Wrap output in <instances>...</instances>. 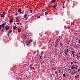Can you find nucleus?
<instances>
[{
	"instance_id": "obj_1",
	"label": "nucleus",
	"mask_w": 80,
	"mask_h": 80,
	"mask_svg": "<svg viewBox=\"0 0 80 80\" xmlns=\"http://www.w3.org/2000/svg\"><path fill=\"white\" fill-rule=\"evenodd\" d=\"M63 51L64 52V56L66 57L67 56H68V53L70 51V49H66Z\"/></svg>"
},
{
	"instance_id": "obj_2",
	"label": "nucleus",
	"mask_w": 80,
	"mask_h": 80,
	"mask_svg": "<svg viewBox=\"0 0 80 80\" xmlns=\"http://www.w3.org/2000/svg\"><path fill=\"white\" fill-rule=\"evenodd\" d=\"M58 47H62V43L61 42H59V43H58Z\"/></svg>"
},
{
	"instance_id": "obj_3",
	"label": "nucleus",
	"mask_w": 80,
	"mask_h": 80,
	"mask_svg": "<svg viewBox=\"0 0 80 80\" xmlns=\"http://www.w3.org/2000/svg\"><path fill=\"white\" fill-rule=\"evenodd\" d=\"M22 38H23L24 39H26L27 38V37H26V35H25L24 34H23L22 35Z\"/></svg>"
},
{
	"instance_id": "obj_4",
	"label": "nucleus",
	"mask_w": 80,
	"mask_h": 80,
	"mask_svg": "<svg viewBox=\"0 0 80 80\" xmlns=\"http://www.w3.org/2000/svg\"><path fill=\"white\" fill-rule=\"evenodd\" d=\"M61 42V40H60L59 39H58L56 40V42H55V43H60Z\"/></svg>"
},
{
	"instance_id": "obj_5",
	"label": "nucleus",
	"mask_w": 80,
	"mask_h": 80,
	"mask_svg": "<svg viewBox=\"0 0 80 80\" xmlns=\"http://www.w3.org/2000/svg\"><path fill=\"white\" fill-rule=\"evenodd\" d=\"M5 25H3L2 24L0 25V30H1V28H4L5 27Z\"/></svg>"
},
{
	"instance_id": "obj_6",
	"label": "nucleus",
	"mask_w": 80,
	"mask_h": 80,
	"mask_svg": "<svg viewBox=\"0 0 80 80\" xmlns=\"http://www.w3.org/2000/svg\"><path fill=\"white\" fill-rule=\"evenodd\" d=\"M9 23H12V22H13V18H11L9 21Z\"/></svg>"
},
{
	"instance_id": "obj_7",
	"label": "nucleus",
	"mask_w": 80,
	"mask_h": 80,
	"mask_svg": "<svg viewBox=\"0 0 80 80\" xmlns=\"http://www.w3.org/2000/svg\"><path fill=\"white\" fill-rule=\"evenodd\" d=\"M58 39L59 40H61L62 39V36H59L58 37Z\"/></svg>"
},
{
	"instance_id": "obj_8",
	"label": "nucleus",
	"mask_w": 80,
	"mask_h": 80,
	"mask_svg": "<svg viewBox=\"0 0 80 80\" xmlns=\"http://www.w3.org/2000/svg\"><path fill=\"white\" fill-rule=\"evenodd\" d=\"M30 42L28 41L26 42V44L27 45H29V44H30Z\"/></svg>"
},
{
	"instance_id": "obj_9",
	"label": "nucleus",
	"mask_w": 80,
	"mask_h": 80,
	"mask_svg": "<svg viewBox=\"0 0 80 80\" xmlns=\"http://www.w3.org/2000/svg\"><path fill=\"white\" fill-rule=\"evenodd\" d=\"M27 14H25L23 16V18H27Z\"/></svg>"
},
{
	"instance_id": "obj_10",
	"label": "nucleus",
	"mask_w": 80,
	"mask_h": 80,
	"mask_svg": "<svg viewBox=\"0 0 80 80\" xmlns=\"http://www.w3.org/2000/svg\"><path fill=\"white\" fill-rule=\"evenodd\" d=\"M70 68H71V69H72V70H73V68H75V67L73 66L72 67H70Z\"/></svg>"
},
{
	"instance_id": "obj_11",
	"label": "nucleus",
	"mask_w": 80,
	"mask_h": 80,
	"mask_svg": "<svg viewBox=\"0 0 80 80\" xmlns=\"http://www.w3.org/2000/svg\"><path fill=\"white\" fill-rule=\"evenodd\" d=\"M30 68L31 69V70H32L33 69V67L32 66L30 65L29 66Z\"/></svg>"
},
{
	"instance_id": "obj_12",
	"label": "nucleus",
	"mask_w": 80,
	"mask_h": 80,
	"mask_svg": "<svg viewBox=\"0 0 80 80\" xmlns=\"http://www.w3.org/2000/svg\"><path fill=\"white\" fill-rule=\"evenodd\" d=\"M25 13H26L27 14H28V9H27L25 11Z\"/></svg>"
},
{
	"instance_id": "obj_13",
	"label": "nucleus",
	"mask_w": 80,
	"mask_h": 80,
	"mask_svg": "<svg viewBox=\"0 0 80 80\" xmlns=\"http://www.w3.org/2000/svg\"><path fill=\"white\" fill-rule=\"evenodd\" d=\"M79 55H80V54H76V56H77V58H80V56Z\"/></svg>"
},
{
	"instance_id": "obj_14",
	"label": "nucleus",
	"mask_w": 80,
	"mask_h": 80,
	"mask_svg": "<svg viewBox=\"0 0 80 80\" xmlns=\"http://www.w3.org/2000/svg\"><path fill=\"white\" fill-rule=\"evenodd\" d=\"M9 28H10V26H8V28H7V27L5 28V30H8V29H9Z\"/></svg>"
},
{
	"instance_id": "obj_15",
	"label": "nucleus",
	"mask_w": 80,
	"mask_h": 80,
	"mask_svg": "<svg viewBox=\"0 0 80 80\" xmlns=\"http://www.w3.org/2000/svg\"><path fill=\"white\" fill-rule=\"evenodd\" d=\"M55 0H53L52 1H51V2L52 3H55Z\"/></svg>"
},
{
	"instance_id": "obj_16",
	"label": "nucleus",
	"mask_w": 80,
	"mask_h": 80,
	"mask_svg": "<svg viewBox=\"0 0 80 80\" xmlns=\"http://www.w3.org/2000/svg\"><path fill=\"white\" fill-rule=\"evenodd\" d=\"M17 28V27L16 26H14L13 27V30H15L16 28Z\"/></svg>"
},
{
	"instance_id": "obj_17",
	"label": "nucleus",
	"mask_w": 80,
	"mask_h": 80,
	"mask_svg": "<svg viewBox=\"0 0 80 80\" xmlns=\"http://www.w3.org/2000/svg\"><path fill=\"white\" fill-rule=\"evenodd\" d=\"M18 32H22L20 29L19 28H18Z\"/></svg>"
},
{
	"instance_id": "obj_18",
	"label": "nucleus",
	"mask_w": 80,
	"mask_h": 80,
	"mask_svg": "<svg viewBox=\"0 0 80 80\" xmlns=\"http://www.w3.org/2000/svg\"><path fill=\"white\" fill-rule=\"evenodd\" d=\"M57 7V4L55 5L54 6H52L53 8H55Z\"/></svg>"
},
{
	"instance_id": "obj_19",
	"label": "nucleus",
	"mask_w": 80,
	"mask_h": 80,
	"mask_svg": "<svg viewBox=\"0 0 80 80\" xmlns=\"http://www.w3.org/2000/svg\"><path fill=\"white\" fill-rule=\"evenodd\" d=\"M1 17H5V15L3 14H1Z\"/></svg>"
},
{
	"instance_id": "obj_20",
	"label": "nucleus",
	"mask_w": 80,
	"mask_h": 80,
	"mask_svg": "<svg viewBox=\"0 0 80 80\" xmlns=\"http://www.w3.org/2000/svg\"><path fill=\"white\" fill-rule=\"evenodd\" d=\"M72 53V54L73 56L74 55V53H75V52H73V51H71Z\"/></svg>"
},
{
	"instance_id": "obj_21",
	"label": "nucleus",
	"mask_w": 80,
	"mask_h": 80,
	"mask_svg": "<svg viewBox=\"0 0 80 80\" xmlns=\"http://www.w3.org/2000/svg\"><path fill=\"white\" fill-rule=\"evenodd\" d=\"M22 12V10L20 9L18 10V12Z\"/></svg>"
},
{
	"instance_id": "obj_22",
	"label": "nucleus",
	"mask_w": 80,
	"mask_h": 80,
	"mask_svg": "<svg viewBox=\"0 0 80 80\" xmlns=\"http://www.w3.org/2000/svg\"><path fill=\"white\" fill-rule=\"evenodd\" d=\"M39 35L41 37H42V35H43V34L41 33H39Z\"/></svg>"
},
{
	"instance_id": "obj_23",
	"label": "nucleus",
	"mask_w": 80,
	"mask_h": 80,
	"mask_svg": "<svg viewBox=\"0 0 80 80\" xmlns=\"http://www.w3.org/2000/svg\"><path fill=\"white\" fill-rule=\"evenodd\" d=\"M78 43H79V44H80V38H79V39H78Z\"/></svg>"
},
{
	"instance_id": "obj_24",
	"label": "nucleus",
	"mask_w": 80,
	"mask_h": 80,
	"mask_svg": "<svg viewBox=\"0 0 80 80\" xmlns=\"http://www.w3.org/2000/svg\"><path fill=\"white\" fill-rule=\"evenodd\" d=\"M30 13H32V12H33V10H32V9H30Z\"/></svg>"
},
{
	"instance_id": "obj_25",
	"label": "nucleus",
	"mask_w": 80,
	"mask_h": 80,
	"mask_svg": "<svg viewBox=\"0 0 80 80\" xmlns=\"http://www.w3.org/2000/svg\"><path fill=\"white\" fill-rule=\"evenodd\" d=\"M57 45H58V44H57V43H56V44L55 43V45H54V47H57Z\"/></svg>"
},
{
	"instance_id": "obj_26",
	"label": "nucleus",
	"mask_w": 80,
	"mask_h": 80,
	"mask_svg": "<svg viewBox=\"0 0 80 80\" xmlns=\"http://www.w3.org/2000/svg\"><path fill=\"white\" fill-rule=\"evenodd\" d=\"M63 76L64 77H66V74H63Z\"/></svg>"
},
{
	"instance_id": "obj_27",
	"label": "nucleus",
	"mask_w": 80,
	"mask_h": 80,
	"mask_svg": "<svg viewBox=\"0 0 80 80\" xmlns=\"http://www.w3.org/2000/svg\"><path fill=\"white\" fill-rule=\"evenodd\" d=\"M3 14L4 15H6V13L5 12H3Z\"/></svg>"
},
{
	"instance_id": "obj_28",
	"label": "nucleus",
	"mask_w": 80,
	"mask_h": 80,
	"mask_svg": "<svg viewBox=\"0 0 80 80\" xmlns=\"http://www.w3.org/2000/svg\"><path fill=\"white\" fill-rule=\"evenodd\" d=\"M19 21H20V20H19V19H17V20H16V22H19Z\"/></svg>"
},
{
	"instance_id": "obj_29",
	"label": "nucleus",
	"mask_w": 80,
	"mask_h": 80,
	"mask_svg": "<svg viewBox=\"0 0 80 80\" xmlns=\"http://www.w3.org/2000/svg\"><path fill=\"white\" fill-rule=\"evenodd\" d=\"M76 48L77 49H80V47H79V46H77Z\"/></svg>"
},
{
	"instance_id": "obj_30",
	"label": "nucleus",
	"mask_w": 80,
	"mask_h": 80,
	"mask_svg": "<svg viewBox=\"0 0 80 80\" xmlns=\"http://www.w3.org/2000/svg\"><path fill=\"white\" fill-rule=\"evenodd\" d=\"M73 62H74V63H77V61H75V60H74Z\"/></svg>"
},
{
	"instance_id": "obj_31",
	"label": "nucleus",
	"mask_w": 80,
	"mask_h": 80,
	"mask_svg": "<svg viewBox=\"0 0 80 80\" xmlns=\"http://www.w3.org/2000/svg\"><path fill=\"white\" fill-rule=\"evenodd\" d=\"M40 53V52H39V50H37V53H38H38Z\"/></svg>"
},
{
	"instance_id": "obj_32",
	"label": "nucleus",
	"mask_w": 80,
	"mask_h": 80,
	"mask_svg": "<svg viewBox=\"0 0 80 80\" xmlns=\"http://www.w3.org/2000/svg\"><path fill=\"white\" fill-rule=\"evenodd\" d=\"M29 42H33V41H32V39H30L29 40Z\"/></svg>"
},
{
	"instance_id": "obj_33",
	"label": "nucleus",
	"mask_w": 80,
	"mask_h": 80,
	"mask_svg": "<svg viewBox=\"0 0 80 80\" xmlns=\"http://www.w3.org/2000/svg\"><path fill=\"white\" fill-rule=\"evenodd\" d=\"M42 56L41 55V56L40 57V60H41V59H42Z\"/></svg>"
},
{
	"instance_id": "obj_34",
	"label": "nucleus",
	"mask_w": 80,
	"mask_h": 80,
	"mask_svg": "<svg viewBox=\"0 0 80 80\" xmlns=\"http://www.w3.org/2000/svg\"><path fill=\"white\" fill-rule=\"evenodd\" d=\"M12 30H11L9 32V33H12Z\"/></svg>"
},
{
	"instance_id": "obj_35",
	"label": "nucleus",
	"mask_w": 80,
	"mask_h": 80,
	"mask_svg": "<svg viewBox=\"0 0 80 80\" xmlns=\"http://www.w3.org/2000/svg\"><path fill=\"white\" fill-rule=\"evenodd\" d=\"M10 35V32H8V36L9 37V35Z\"/></svg>"
},
{
	"instance_id": "obj_36",
	"label": "nucleus",
	"mask_w": 80,
	"mask_h": 80,
	"mask_svg": "<svg viewBox=\"0 0 80 80\" xmlns=\"http://www.w3.org/2000/svg\"><path fill=\"white\" fill-rule=\"evenodd\" d=\"M55 73L56 75H57V71H55Z\"/></svg>"
},
{
	"instance_id": "obj_37",
	"label": "nucleus",
	"mask_w": 80,
	"mask_h": 80,
	"mask_svg": "<svg viewBox=\"0 0 80 80\" xmlns=\"http://www.w3.org/2000/svg\"><path fill=\"white\" fill-rule=\"evenodd\" d=\"M47 14H48V13H47V12H45V15H47Z\"/></svg>"
},
{
	"instance_id": "obj_38",
	"label": "nucleus",
	"mask_w": 80,
	"mask_h": 80,
	"mask_svg": "<svg viewBox=\"0 0 80 80\" xmlns=\"http://www.w3.org/2000/svg\"><path fill=\"white\" fill-rule=\"evenodd\" d=\"M18 15V13L17 12H16V13L15 14V15Z\"/></svg>"
},
{
	"instance_id": "obj_39",
	"label": "nucleus",
	"mask_w": 80,
	"mask_h": 80,
	"mask_svg": "<svg viewBox=\"0 0 80 80\" xmlns=\"http://www.w3.org/2000/svg\"><path fill=\"white\" fill-rule=\"evenodd\" d=\"M36 53V52L35 51H34L33 52V54H34L35 55V54Z\"/></svg>"
},
{
	"instance_id": "obj_40",
	"label": "nucleus",
	"mask_w": 80,
	"mask_h": 80,
	"mask_svg": "<svg viewBox=\"0 0 80 80\" xmlns=\"http://www.w3.org/2000/svg\"><path fill=\"white\" fill-rule=\"evenodd\" d=\"M3 24L4 25H6V22H5V23H3Z\"/></svg>"
},
{
	"instance_id": "obj_41",
	"label": "nucleus",
	"mask_w": 80,
	"mask_h": 80,
	"mask_svg": "<svg viewBox=\"0 0 80 80\" xmlns=\"http://www.w3.org/2000/svg\"><path fill=\"white\" fill-rule=\"evenodd\" d=\"M80 69H78V72H80Z\"/></svg>"
},
{
	"instance_id": "obj_42",
	"label": "nucleus",
	"mask_w": 80,
	"mask_h": 80,
	"mask_svg": "<svg viewBox=\"0 0 80 80\" xmlns=\"http://www.w3.org/2000/svg\"><path fill=\"white\" fill-rule=\"evenodd\" d=\"M78 67V66H76L74 68H75L76 69H77V68Z\"/></svg>"
},
{
	"instance_id": "obj_43",
	"label": "nucleus",
	"mask_w": 80,
	"mask_h": 80,
	"mask_svg": "<svg viewBox=\"0 0 80 80\" xmlns=\"http://www.w3.org/2000/svg\"><path fill=\"white\" fill-rule=\"evenodd\" d=\"M62 8H65V6L64 5L62 6Z\"/></svg>"
},
{
	"instance_id": "obj_44",
	"label": "nucleus",
	"mask_w": 80,
	"mask_h": 80,
	"mask_svg": "<svg viewBox=\"0 0 80 80\" xmlns=\"http://www.w3.org/2000/svg\"><path fill=\"white\" fill-rule=\"evenodd\" d=\"M40 18V16H39L38 17V18Z\"/></svg>"
},
{
	"instance_id": "obj_45",
	"label": "nucleus",
	"mask_w": 80,
	"mask_h": 80,
	"mask_svg": "<svg viewBox=\"0 0 80 80\" xmlns=\"http://www.w3.org/2000/svg\"><path fill=\"white\" fill-rule=\"evenodd\" d=\"M74 47L75 48H77V46H76L75 45L74 46Z\"/></svg>"
},
{
	"instance_id": "obj_46",
	"label": "nucleus",
	"mask_w": 80,
	"mask_h": 80,
	"mask_svg": "<svg viewBox=\"0 0 80 80\" xmlns=\"http://www.w3.org/2000/svg\"><path fill=\"white\" fill-rule=\"evenodd\" d=\"M20 14H22H22H23V12H20Z\"/></svg>"
},
{
	"instance_id": "obj_47",
	"label": "nucleus",
	"mask_w": 80,
	"mask_h": 80,
	"mask_svg": "<svg viewBox=\"0 0 80 80\" xmlns=\"http://www.w3.org/2000/svg\"><path fill=\"white\" fill-rule=\"evenodd\" d=\"M75 73H77V71H76V72H74V74H75Z\"/></svg>"
},
{
	"instance_id": "obj_48",
	"label": "nucleus",
	"mask_w": 80,
	"mask_h": 80,
	"mask_svg": "<svg viewBox=\"0 0 80 80\" xmlns=\"http://www.w3.org/2000/svg\"><path fill=\"white\" fill-rule=\"evenodd\" d=\"M16 19H17V20H18V18H19V17H17L16 18Z\"/></svg>"
},
{
	"instance_id": "obj_49",
	"label": "nucleus",
	"mask_w": 80,
	"mask_h": 80,
	"mask_svg": "<svg viewBox=\"0 0 80 80\" xmlns=\"http://www.w3.org/2000/svg\"><path fill=\"white\" fill-rule=\"evenodd\" d=\"M73 62H71V65H72V64H73Z\"/></svg>"
},
{
	"instance_id": "obj_50",
	"label": "nucleus",
	"mask_w": 80,
	"mask_h": 80,
	"mask_svg": "<svg viewBox=\"0 0 80 80\" xmlns=\"http://www.w3.org/2000/svg\"><path fill=\"white\" fill-rule=\"evenodd\" d=\"M79 75H78L77 76H78V78H79Z\"/></svg>"
},
{
	"instance_id": "obj_51",
	"label": "nucleus",
	"mask_w": 80,
	"mask_h": 80,
	"mask_svg": "<svg viewBox=\"0 0 80 80\" xmlns=\"http://www.w3.org/2000/svg\"><path fill=\"white\" fill-rule=\"evenodd\" d=\"M69 70L70 71V72H71V71L72 70L71 69H69Z\"/></svg>"
},
{
	"instance_id": "obj_52",
	"label": "nucleus",
	"mask_w": 80,
	"mask_h": 80,
	"mask_svg": "<svg viewBox=\"0 0 80 80\" xmlns=\"http://www.w3.org/2000/svg\"><path fill=\"white\" fill-rule=\"evenodd\" d=\"M69 75V74H68L67 75V77H68Z\"/></svg>"
},
{
	"instance_id": "obj_53",
	"label": "nucleus",
	"mask_w": 80,
	"mask_h": 80,
	"mask_svg": "<svg viewBox=\"0 0 80 80\" xmlns=\"http://www.w3.org/2000/svg\"><path fill=\"white\" fill-rule=\"evenodd\" d=\"M59 72L60 73H62V72H60V70H59Z\"/></svg>"
},
{
	"instance_id": "obj_54",
	"label": "nucleus",
	"mask_w": 80,
	"mask_h": 80,
	"mask_svg": "<svg viewBox=\"0 0 80 80\" xmlns=\"http://www.w3.org/2000/svg\"><path fill=\"white\" fill-rule=\"evenodd\" d=\"M17 24H18V25H20V23H17Z\"/></svg>"
},
{
	"instance_id": "obj_55",
	"label": "nucleus",
	"mask_w": 80,
	"mask_h": 80,
	"mask_svg": "<svg viewBox=\"0 0 80 80\" xmlns=\"http://www.w3.org/2000/svg\"><path fill=\"white\" fill-rule=\"evenodd\" d=\"M2 32H3V28L2 30Z\"/></svg>"
},
{
	"instance_id": "obj_56",
	"label": "nucleus",
	"mask_w": 80,
	"mask_h": 80,
	"mask_svg": "<svg viewBox=\"0 0 80 80\" xmlns=\"http://www.w3.org/2000/svg\"><path fill=\"white\" fill-rule=\"evenodd\" d=\"M75 78H77V76H75Z\"/></svg>"
},
{
	"instance_id": "obj_57",
	"label": "nucleus",
	"mask_w": 80,
	"mask_h": 80,
	"mask_svg": "<svg viewBox=\"0 0 80 80\" xmlns=\"http://www.w3.org/2000/svg\"><path fill=\"white\" fill-rule=\"evenodd\" d=\"M68 29H69V28H70V27H68Z\"/></svg>"
},
{
	"instance_id": "obj_58",
	"label": "nucleus",
	"mask_w": 80,
	"mask_h": 80,
	"mask_svg": "<svg viewBox=\"0 0 80 80\" xmlns=\"http://www.w3.org/2000/svg\"><path fill=\"white\" fill-rule=\"evenodd\" d=\"M32 68L33 69V70H35V68Z\"/></svg>"
},
{
	"instance_id": "obj_59",
	"label": "nucleus",
	"mask_w": 80,
	"mask_h": 80,
	"mask_svg": "<svg viewBox=\"0 0 80 80\" xmlns=\"http://www.w3.org/2000/svg\"><path fill=\"white\" fill-rule=\"evenodd\" d=\"M6 27H8V25H6Z\"/></svg>"
},
{
	"instance_id": "obj_60",
	"label": "nucleus",
	"mask_w": 80,
	"mask_h": 80,
	"mask_svg": "<svg viewBox=\"0 0 80 80\" xmlns=\"http://www.w3.org/2000/svg\"><path fill=\"white\" fill-rule=\"evenodd\" d=\"M19 24L21 25H22V23H20Z\"/></svg>"
},
{
	"instance_id": "obj_61",
	"label": "nucleus",
	"mask_w": 80,
	"mask_h": 80,
	"mask_svg": "<svg viewBox=\"0 0 80 80\" xmlns=\"http://www.w3.org/2000/svg\"><path fill=\"white\" fill-rule=\"evenodd\" d=\"M65 28H67V27H66V26H65Z\"/></svg>"
},
{
	"instance_id": "obj_62",
	"label": "nucleus",
	"mask_w": 80,
	"mask_h": 80,
	"mask_svg": "<svg viewBox=\"0 0 80 80\" xmlns=\"http://www.w3.org/2000/svg\"><path fill=\"white\" fill-rule=\"evenodd\" d=\"M73 72H75V70H73Z\"/></svg>"
},
{
	"instance_id": "obj_63",
	"label": "nucleus",
	"mask_w": 80,
	"mask_h": 80,
	"mask_svg": "<svg viewBox=\"0 0 80 80\" xmlns=\"http://www.w3.org/2000/svg\"><path fill=\"white\" fill-rule=\"evenodd\" d=\"M42 14H41V15H40V16H42Z\"/></svg>"
},
{
	"instance_id": "obj_64",
	"label": "nucleus",
	"mask_w": 80,
	"mask_h": 80,
	"mask_svg": "<svg viewBox=\"0 0 80 80\" xmlns=\"http://www.w3.org/2000/svg\"><path fill=\"white\" fill-rule=\"evenodd\" d=\"M14 24H15V22H14Z\"/></svg>"
}]
</instances>
